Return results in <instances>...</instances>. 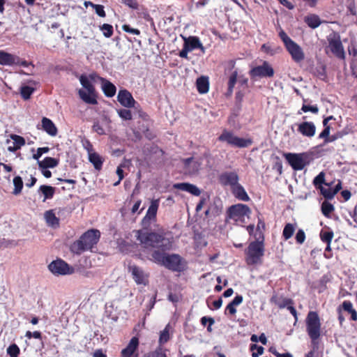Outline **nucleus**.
Segmentation results:
<instances>
[{
  "instance_id": "nucleus-1",
  "label": "nucleus",
  "mask_w": 357,
  "mask_h": 357,
  "mask_svg": "<svg viewBox=\"0 0 357 357\" xmlns=\"http://www.w3.org/2000/svg\"><path fill=\"white\" fill-rule=\"evenodd\" d=\"M137 239L144 248L152 247L158 248L161 252L169 251L172 248V241L164 235L155 232L147 233L138 230L136 231Z\"/></svg>"
},
{
  "instance_id": "nucleus-2",
  "label": "nucleus",
  "mask_w": 357,
  "mask_h": 357,
  "mask_svg": "<svg viewBox=\"0 0 357 357\" xmlns=\"http://www.w3.org/2000/svg\"><path fill=\"white\" fill-rule=\"evenodd\" d=\"M151 257L154 262L172 271L180 272L184 268L183 259L178 254L169 255L159 250H154Z\"/></svg>"
},
{
  "instance_id": "nucleus-3",
  "label": "nucleus",
  "mask_w": 357,
  "mask_h": 357,
  "mask_svg": "<svg viewBox=\"0 0 357 357\" xmlns=\"http://www.w3.org/2000/svg\"><path fill=\"white\" fill-rule=\"evenodd\" d=\"M100 232L98 229H91L84 233L79 240L75 241L70 245V250L76 255L92 249L99 241Z\"/></svg>"
},
{
  "instance_id": "nucleus-4",
  "label": "nucleus",
  "mask_w": 357,
  "mask_h": 357,
  "mask_svg": "<svg viewBox=\"0 0 357 357\" xmlns=\"http://www.w3.org/2000/svg\"><path fill=\"white\" fill-rule=\"evenodd\" d=\"M279 37L295 62L299 63L305 59V54L302 48L291 40L284 30L281 29L280 31Z\"/></svg>"
},
{
  "instance_id": "nucleus-5",
  "label": "nucleus",
  "mask_w": 357,
  "mask_h": 357,
  "mask_svg": "<svg viewBox=\"0 0 357 357\" xmlns=\"http://www.w3.org/2000/svg\"><path fill=\"white\" fill-rule=\"evenodd\" d=\"M306 331L312 342L318 340L321 335V323L318 313L310 311L305 319Z\"/></svg>"
},
{
  "instance_id": "nucleus-6",
  "label": "nucleus",
  "mask_w": 357,
  "mask_h": 357,
  "mask_svg": "<svg viewBox=\"0 0 357 357\" xmlns=\"http://www.w3.org/2000/svg\"><path fill=\"white\" fill-rule=\"evenodd\" d=\"M265 252V243L250 242L247 248V265H261Z\"/></svg>"
},
{
  "instance_id": "nucleus-7",
  "label": "nucleus",
  "mask_w": 357,
  "mask_h": 357,
  "mask_svg": "<svg viewBox=\"0 0 357 357\" xmlns=\"http://www.w3.org/2000/svg\"><path fill=\"white\" fill-rule=\"evenodd\" d=\"M284 158L295 171H300L311 162L312 158L308 153H287L284 154Z\"/></svg>"
},
{
  "instance_id": "nucleus-8",
  "label": "nucleus",
  "mask_w": 357,
  "mask_h": 357,
  "mask_svg": "<svg viewBox=\"0 0 357 357\" xmlns=\"http://www.w3.org/2000/svg\"><path fill=\"white\" fill-rule=\"evenodd\" d=\"M79 81L82 86L86 90V91L82 89L79 90V95L81 99L88 104H97L95 89L88 77L84 75H82L79 77Z\"/></svg>"
},
{
  "instance_id": "nucleus-9",
  "label": "nucleus",
  "mask_w": 357,
  "mask_h": 357,
  "mask_svg": "<svg viewBox=\"0 0 357 357\" xmlns=\"http://www.w3.org/2000/svg\"><path fill=\"white\" fill-rule=\"evenodd\" d=\"M328 48L331 53L339 59H345V52L341 41V38L337 32L333 31L327 36Z\"/></svg>"
},
{
  "instance_id": "nucleus-10",
  "label": "nucleus",
  "mask_w": 357,
  "mask_h": 357,
  "mask_svg": "<svg viewBox=\"0 0 357 357\" xmlns=\"http://www.w3.org/2000/svg\"><path fill=\"white\" fill-rule=\"evenodd\" d=\"M274 73V69L271 65L266 61H264L261 66H255L249 71L250 79L254 82L261 78L273 77Z\"/></svg>"
},
{
  "instance_id": "nucleus-11",
  "label": "nucleus",
  "mask_w": 357,
  "mask_h": 357,
  "mask_svg": "<svg viewBox=\"0 0 357 357\" xmlns=\"http://www.w3.org/2000/svg\"><path fill=\"white\" fill-rule=\"evenodd\" d=\"M266 229V224L264 221L258 217L257 227L254 225L247 226V231L250 236V242L257 243H264L265 237L264 231Z\"/></svg>"
},
{
  "instance_id": "nucleus-12",
  "label": "nucleus",
  "mask_w": 357,
  "mask_h": 357,
  "mask_svg": "<svg viewBox=\"0 0 357 357\" xmlns=\"http://www.w3.org/2000/svg\"><path fill=\"white\" fill-rule=\"evenodd\" d=\"M48 268L55 275H70L74 273V268L61 259L52 261Z\"/></svg>"
},
{
  "instance_id": "nucleus-13",
  "label": "nucleus",
  "mask_w": 357,
  "mask_h": 357,
  "mask_svg": "<svg viewBox=\"0 0 357 357\" xmlns=\"http://www.w3.org/2000/svg\"><path fill=\"white\" fill-rule=\"evenodd\" d=\"M227 218L233 220L237 225H241L244 222L245 215V205L238 204L231 206L227 210Z\"/></svg>"
},
{
  "instance_id": "nucleus-14",
  "label": "nucleus",
  "mask_w": 357,
  "mask_h": 357,
  "mask_svg": "<svg viewBox=\"0 0 357 357\" xmlns=\"http://www.w3.org/2000/svg\"><path fill=\"white\" fill-rule=\"evenodd\" d=\"M158 206V199L151 201L146 214L142 220V225L144 228L149 227L151 221L155 219Z\"/></svg>"
},
{
  "instance_id": "nucleus-15",
  "label": "nucleus",
  "mask_w": 357,
  "mask_h": 357,
  "mask_svg": "<svg viewBox=\"0 0 357 357\" xmlns=\"http://www.w3.org/2000/svg\"><path fill=\"white\" fill-rule=\"evenodd\" d=\"M222 142H227L228 144L236 147H245V139L234 136L229 132L224 131L218 137Z\"/></svg>"
},
{
  "instance_id": "nucleus-16",
  "label": "nucleus",
  "mask_w": 357,
  "mask_h": 357,
  "mask_svg": "<svg viewBox=\"0 0 357 357\" xmlns=\"http://www.w3.org/2000/svg\"><path fill=\"white\" fill-rule=\"evenodd\" d=\"M117 100L125 107H133L136 103L132 94L127 90H120L117 96Z\"/></svg>"
},
{
  "instance_id": "nucleus-17",
  "label": "nucleus",
  "mask_w": 357,
  "mask_h": 357,
  "mask_svg": "<svg viewBox=\"0 0 357 357\" xmlns=\"http://www.w3.org/2000/svg\"><path fill=\"white\" fill-rule=\"evenodd\" d=\"M297 131L303 136L310 138L315 135L316 126L312 121H303L298 124Z\"/></svg>"
},
{
  "instance_id": "nucleus-18",
  "label": "nucleus",
  "mask_w": 357,
  "mask_h": 357,
  "mask_svg": "<svg viewBox=\"0 0 357 357\" xmlns=\"http://www.w3.org/2000/svg\"><path fill=\"white\" fill-rule=\"evenodd\" d=\"M128 269L129 272H130L132 275L133 280L137 284H146L147 275L141 268L135 265H130L129 266Z\"/></svg>"
},
{
  "instance_id": "nucleus-19",
  "label": "nucleus",
  "mask_w": 357,
  "mask_h": 357,
  "mask_svg": "<svg viewBox=\"0 0 357 357\" xmlns=\"http://www.w3.org/2000/svg\"><path fill=\"white\" fill-rule=\"evenodd\" d=\"M10 137L13 141L7 139L6 142V144H8V151L15 152L25 144V139L24 137L15 134H11Z\"/></svg>"
},
{
  "instance_id": "nucleus-20",
  "label": "nucleus",
  "mask_w": 357,
  "mask_h": 357,
  "mask_svg": "<svg viewBox=\"0 0 357 357\" xmlns=\"http://www.w3.org/2000/svg\"><path fill=\"white\" fill-rule=\"evenodd\" d=\"M219 180L222 185L233 187L238 183V177L235 172H225L220 176Z\"/></svg>"
},
{
  "instance_id": "nucleus-21",
  "label": "nucleus",
  "mask_w": 357,
  "mask_h": 357,
  "mask_svg": "<svg viewBox=\"0 0 357 357\" xmlns=\"http://www.w3.org/2000/svg\"><path fill=\"white\" fill-rule=\"evenodd\" d=\"M174 188L188 192L195 196H199L201 190L196 185L189 183H179L174 185Z\"/></svg>"
},
{
  "instance_id": "nucleus-22",
  "label": "nucleus",
  "mask_w": 357,
  "mask_h": 357,
  "mask_svg": "<svg viewBox=\"0 0 357 357\" xmlns=\"http://www.w3.org/2000/svg\"><path fill=\"white\" fill-rule=\"evenodd\" d=\"M139 345V340L137 337H133L126 348L121 351V357H131L135 354Z\"/></svg>"
},
{
  "instance_id": "nucleus-23",
  "label": "nucleus",
  "mask_w": 357,
  "mask_h": 357,
  "mask_svg": "<svg viewBox=\"0 0 357 357\" xmlns=\"http://www.w3.org/2000/svg\"><path fill=\"white\" fill-rule=\"evenodd\" d=\"M20 63V57L0 51V64L11 66Z\"/></svg>"
},
{
  "instance_id": "nucleus-24",
  "label": "nucleus",
  "mask_w": 357,
  "mask_h": 357,
  "mask_svg": "<svg viewBox=\"0 0 357 357\" xmlns=\"http://www.w3.org/2000/svg\"><path fill=\"white\" fill-rule=\"evenodd\" d=\"M43 129L50 136H56L57 134V128L52 120L47 117L42 119Z\"/></svg>"
},
{
  "instance_id": "nucleus-25",
  "label": "nucleus",
  "mask_w": 357,
  "mask_h": 357,
  "mask_svg": "<svg viewBox=\"0 0 357 357\" xmlns=\"http://www.w3.org/2000/svg\"><path fill=\"white\" fill-rule=\"evenodd\" d=\"M339 306L343 312L350 314V319L351 321H357V311L354 308L353 304L350 301H344Z\"/></svg>"
},
{
  "instance_id": "nucleus-26",
  "label": "nucleus",
  "mask_w": 357,
  "mask_h": 357,
  "mask_svg": "<svg viewBox=\"0 0 357 357\" xmlns=\"http://www.w3.org/2000/svg\"><path fill=\"white\" fill-rule=\"evenodd\" d=\"M58 164L59 160L51 157H46L44 160L38 162L40 169L54 168L56 167Z\"/></svg>"
},
{
  "instance_id": "nucleus-27",
  "label": "nucleus",
  "mask_w": 357,
  "mask_h": 357,
  "mask_svg": "<svg viewBox=\"0 0 357 357\" xmlns=\"http://www.w3.org/2000/svg\"><path fill=\"white\" fill-rule=\"evenodd\" d=\"M198 91L200 93H206L209 89V82L207 77L202 76L196 81Z\"/></svg>"
},
{
  "instance_id": "nucleus-28",
  "label": "nucleus",
  "mask_w": 357,
  "mask_h": 357,
  "mask_svg": "<svg viewBox=\"0 0 357 357\" xmlns=\"http://www.w3.org/2000/svg\"><path fill=\"white\" fill-rule=\"evenodd\" d=\"M101 80L102 82V91L105 93V95L107 97H112L116 93V86L111 83L110 82L101 78Z\"/></svg>"
},
{
  "instance_id": "nucleus-29",
  "label": "nucleus",
  "mask_w": 357,
  "mask_h": 357,
  "mask_svg": "<svg viewBox=\"0 0 357 357\" xmlns=\"http://www.w3.org/2000/svg\"><path fill=\"white\" fill-rule=\"evenodd\" d=\"M45 219L47 224L52 227H56L59 225V219L56 217L53 211H47L45 213Z\"/></svg>"
},
{
  "instance_id": "nucleus-30",
  "label": "nucleus",
  "mask_w": 357,
  "mask_h": 357,
  "mask_svg": "<svg viewBox=\"0 0 357 357\" xmlns=\"http://www.w3.org/2000/svg\"><path fill=\"white\" fill-rule=\"evenodd\" d=\"M305 22L312 29L317 28L321 23L319 17L315 14H311L305 17Z\"/></svg>"
},
{
  "instance_id": "nucleus-31",
  "label": "nucleus",
  "mask_w": 357,
  "mask_h": 357,
  "mask_svg": "<svg viewBox=\"0 0 357 357\" xmlns=\"http://www.w3.org/2000/svg\"><path fill=\"white\" fill-rule=\"evenodd\" d=\"M89 162H91L94 168L97 170L102 169L103 160L99 154L97 153H91L89 154Z\"/></svg>"
},
{
  "instance_id": "nucleus-32",
  "label": "nucleus",
  "mask_w": 357,
  "mask_h": 357,
  "mask_svg": "<svg viewBox=\"0 0 357 357\" xmlns=\"http://www.w3.org/2000/svg\"><path fill=\"white\" fill-rule=\"evenodd\" d=\"M38 191L44 195L43 202H45L46 199L53 197L55 188L50 185H43L40 186Z\"/></svg>"
},
{
  "instance_id": "nucleus-33",
  "label": "nucleus",
  "mask_w": 357,
  "mask_h": 357,
  "mask_svg": "<svg viewBox=\"0 0 357 357\" xmlns=\"http://www.w3.org/2000/svg\"><path fill=\"white\" fill-rule=\"evenodd\" d=\"M272 303H274L275 305H277L279 308H284L287 307L289 304H294V301L291 298H278L276 296H274L271 299Z\"/></svg>"
},
{
  "instance_id": "nucleus-34",
  "label": "nucleus",
  "mask_w": 357,
  "mask_h": 357,
  "mask_svg": "<svg viewBox=\"0 0 357 357\" xmlns=\"http://www.w3.org/2000/svg\"><path fill=\"white\" fill-rule=\"evenodd\" d=\"M183 45H187L190 51H192L193 50L201 47V42L197 37L192 36L185 39Z\"/></svg>"
},
{
  "instance_id": "nucleus-35",
  "label": "nucleus",
  "mask_w": 357,
  "mask_h": 357,
  "mask_svg": "<svg viewBox=\"0 0 357 357\" xmlns=\"http://www.w3.org/2000/svg\"><path fill=\"white\" fill-rule=\"evenodd\" d=\"M347 133H348L347 132H345L344 130H342V131L336 132L335 134H334L333 135H330V134H328V137H319V138L324 139V145L328 143L333 142L340 138H342L343 136H344Z\"/></svg>"
},
{
  "instance_id": "nucleus-36",
  "label": "nucleus",
  "mask_w": 357,
  "mask_h": 357,
  "mask_svg": "<svg viewBox=\"0 0 357 357\" xmlns=\"http://www.w3.org/2000/svg\"><path fill=\"white\" fill-rule=\"evenodd\" d=\"M295 229L296 227L294 225L291 223L286 224L282 231V237L284 238V239L288 240L290 238H291L295 231Z\"/></svg>"
},
{
  "instance_id": "nucleus-37",
  "label": "nucleus",
  "mask_w": 357,
  "mask_h": 357,
  "mask_svg": "<svg viewBox=\"0 0 357 357\" xmlns=\"http://www.w3.org/2000/svg\"><path fill=\"white\" fill-rule=\"evenodd\" d=\"M232 190L236 197L241 200L245 201V191L243 186L236 183L232 187Z\"/></svg>"
},
{
  "instance_id": "nucleus-38",
  "label": "nucleus",
  "mask_w": 357,
  "mask_h": 357,
  "mask_svg": "<svg viewBox=\"0 0 357 357\" xmlns=\"http://www.w3.org/2000/svg\"><path fill=\"white\" fill-rule=\"evenodd\" d=\"M334 233L332 230H324L322 229L320 232V238L326 244H331L333 238Z\"/></svg>"
},
{
  "instance_id": "nucleus-39",
  "label": "nucleus",
  "mask_w": 357,
  "mask_h": 357,
  "mask_svg": "<svg viewBox=\"0 0 357 357\" xmlns=\"http://www.w3.org/2000/svg\"><path fill=\"white\" fill-rule=\"evenodd\" d=\"M335 210L332 204L327 201H324L321 204V212L326 218H330L331 213Z\"/></svg>"
},
{
  "instance_id": "nucleus-40",
  "label": "nucleus",
  "mask_w": 357,
  "mask_h": 357,
  "mask_svg": "<svg viewBox=\"0 0 357 357\" xmlns=\"http://www.w3.org/2000/svg\"><path fill=\"white\" fill-rule=\"evenodd\" d=\"M13 185L15 186L13 194L18 195L21 192L23 188V181L20 176H17L13 178Z\"/></svg>"
},
{
  "instance_id": "nucleus-41",
  "label": "nucleus",
  "mask_w": 357,
  "mask_h": 357,
  "mask_svg": "<svg viewBox=\"0 0 357 357\" xmlns=\"http://www.w3.org/2000/svg\"><path fill=\"white\" fill-rule=\"evenodd\" d=\"M34 89L29 86H23L20 89L21 96L24 100L29 99Z\"/></svg>"
},
{
  "instance_id": "nucleus-42",
  "label": "nucleus",
  "mask_w": 357,
  "mask_h": 357,
  "mask_svg": "<svg viewBox=\"0 0 357 357\" xmlns=\"http://www.w3.org/2000/svg\"><path fill=\"white\" fill-rule=\"evenodd\" d=\"M314 185L319 189V187L322 186V184L329 185L325 182V174L321 172H320L313 180Z\"/></svg>"
},
{
  "instance_id": "nucleus-43",
  "label": "nucleus",
  "mask_w": 357,
  "mask_h": 357,
  "mask_svg": "<svg viewBox=\"0 0 357 357\" xmlns=\"http://www.w3.org/2000/svg\"><path fill=\"white\" fill-rule=\"evenodd\" d=\"M237 79V72L234 71L232 74L231 75L229 82H228V91H227V96H230L232 93L233 88L234 87V85L236 82Z\"/></svg>"
},
{
  "instance_id": "nucleus-44",
  "label": "nucleus",
  "mask_w": 357,
  "mask_h": 357,
  "mask_svg": "<svg viewBox=\"0 0 357 357\" xmlns=\"http://www.w3.org/2000/svg\"><path fill=\"white\" fill-rule=\"evenodd\" d=\"M87 3H90V6H92L96 11V13L102 17H105V12L104 10V6L99 4H94L91 1H85L84 4L86 5Z\"/></svg>"
},
{
  "instance_id": "nucleus-45",
  "label": "nucleus",
  "mask_w": 357,
  "mask_h": 357,
  "mask_svg": "<svg viewBox=\"0 0 357 357\" xmlns=\"http://www.w3.org/2000/svg\"><path fill=\"white\" fill-rule=\"evenodd\" d=\"M92 130L100 135H103L106 133L104 126L100 123V121L98 120L93 121Z\"/></svg>"
},
{
  "instance_id": "nucleus-46",
  "label": "nucleus",
  "mask_w": 357,
  "mask_h": 357,
  "mask_svg": "<svg viewBox=\"0 0 357 357\" xmlns=\"http://www.w3.org/2000/svg\"><path fill=\"white\" fill-rule=\"evenodd\" d=\"M169 340V325H167L165 329L160 332V337H159V344H163L166 343Z\"/></svg>"
},
{
  "instance_id": "nucleus-47",
  "label": "nucleus",
  "mask_w": 357,
  "mask_h": 357,
  "mask_svg": "<svg viewBox=\"0 0 357 357\" xmlns=\"http://www.w3.org/2000/svg\"><path fill=\"white\" fill-rule=\"evenodd\" d=\"M100 29L106 38H109L113 34V26L109 24H103Z\"/></svg>"
},
{
  "instance_id": "nucleus-48",
  "label": "nucleus",
  "mask_w": 357,
  "mask_h": 357,
  "mask_svg": "<svg viewBox=\"0 0 357 357\" xmlns=\"http://www.w3.org/2000/svg\"><path fill=\"white\" fill-rule=\"evenodd\" d=\"M320 190L321 194L326 198V199H331L335 195L333 194V189L331 188H325L323 186L319 187Z\"/></svg>"
},
{
  "instance_id": "nucleus-49",
  "label": "nucleus",
  "mask_w": 357,
  "mask_h": 357,
  "mask_svg": "<svg viewBox=\"0 0 357 357\" xmlns=\"http://www.w3.org/2000/svg\"><path fill=\"white\" fill-rule=\"evenodd\" d=\"M303 101H304V102H305L306 100H304ZM301 110L303 112H310L316 114L319 112V107H317V105H306V104L303 103Z\"/></svg>"
},
{
  "instance_id": "nucleus-50",
  "label": "nucleus",
  "mask_w": 357,
  "mask_h": 357,
  "mask_svg": "<svg viewBox=\"0 0 357 357\" xmlns=\"http://www.w3.org/2000/svg\"><path fill=\"white\" fill-rule=\"evenodd\" d=\"M144 357H167L162 347H159L154 351L144 354Z\"/></svg>"
},
{
  "instance_id": "nucleus-51",
  "label": "nucleus",
  "mask_w": 357,
  "mask_h": 357,
  "mask_svg": "<svg viewBox=\"0 0 357 357\" xmlns=\"http://www.w3.org/2000/svg\"><path fill=\"white\" fill-rule=\"evenodd\" d=\"M264 347L261 346H259L256 344H252L250 345V351H252V357H258L259 355H261L264 352Z\"/></svg>"
},
{
  "instance_id": "nucleus-52",
  "label": "nucleus",
  "mask_w": 357,
  "mask_h": 357,
  "mask_svg": "<svg viewBox=\"0 0 357 357\" xmlns=\"http://www.w3.org/2000/svg\"><path fill=\"white\" fill-rule=\"evenodd\" d=\"M328 120L325 118L323 120V126H324V130L321 131V132L319 135V137H328V134H330L331 132V126L328 124Z\"/></svg>"
},
{
  "instance_id": "nucleus-53",
  "label": "nucleus",
  "mask_w": 357,
  "mask_h": 357,
  "mask_svg": "<svg viewBox=\"0 0 357 357\" xmlns=\"http://www.w3.org/2000/svg\"><path fill=\"white\" fill-rule=\"evenodd\" d=\"M7 353L10 357H17L20 354V349L17 344H13L8 347Z\"/></svg>"
},
{
  "instance_id": "nucleus-54",
  "label": "nucleus",
  "mask_w": 357,
  "mask_h": 357,
  "mask_svg": "<svg viewBox=\"0 0 357 357\" xmlns=\"http://www.w3.org/2000/svg\"><path fill=\"white\" fill-rule=\"evenodd\" d=\"M119 116L124 120H131L132 114L129 109H121L117 111Z\"/></svg>"
},
{
  "instance_id": "nucleus-55",
  "label": "nucleus",
  "mask_w": 357,
  "mask_h": 357,
  "mask_svg": "<svg viewBox=\"0 0 357 357\" xmlns=\"http://www.w3.org/2000/svg\"><path fill=\"white\" fill-rule=\"evenodd\" d=\"M49 151H50L49 147L38 148L36 153L33 155L32 158L38 162V161H40L39 158L42 156V155L44 153H48Z\"/></svg>"
},
{
  "instance_id": "nucleus-56",
  "label": "nucleus",
  "mask_w": 357,
  "mask_h": 357,
  "mask_svg": "<svg viewBox=\"0 0 357 357\" xmlns=\"http://www.w3.org/2000/svg\"><path fill=\"white\" fill-rule=\"evenodd\" d=\"M305 234L304 231L301 229H298L296 234V241L298 244H303L305 240Z\"/></svg>"
},
{
  "instance_id": "nucleus-57",
  "label": "nucleus",
  "mask_w": 357,
  "mask_h": 357,
  "mask_svg": "<svg viewBox=\"0 0 357 357\" xmlns=\"http://www.w3.org/2000/svg\"><path fill=\"white\" fill-rule=\"evenodd\" d=\"M122 29L124 31L132 34L139 35L140 33V31L138 29L132 28L127 24L123 25Z\"/></svg>"
},
{
  "instance_id": "nucleus-58",
  "label": "nucleus",
  "mask_w": 357,
  "mask_h": 357,
  "mask_svg": "<svg viewBox=\"0 0 357 357\" xmlns=\"http://www.w3.org/2000/svg\"><path fill=\"white\" fill-rule=\"evenodd\" d=\"M200 166H201V162H199V161H193L192 165H191V167L189 169V172H191V173H195V172H197L199 169H200Z\"/></svg>"
},
{
  "instance_id": "nucleus-59",
  "label": "nucleus",
  "mask_w": 357,
  "mask_h": 357,
  "mask_svg": "<svg viewBox=\"0 0 357 357\" xmlns=\"http://www.w3.org/2000/svg\"><path fill=\"white\" fill-rule=\"evenodd\" d=\"M25 336L29 339L31 337H34L36 339H41V333L39 331H34L33 333L31 331H27Z\"/></svg>"
},
{
  "instance_id": "nucleus-60",
  "label": "nucleus",
  "mask_w": 357,
  "mask_h": 357,
  "mask_svg": "<svg viewBox=\"0 0 357 357\" xmlns=\"http://www.w3.org/2000/svg\"><path fill=\"white\" fill-rule=\"evenodd\" d=\"M243 94L241 93V92H238V93H236V107L238 109H240L241 108V103L243 102Z\"/></svg>"
},
{
  "instance_id": "nucleus-61",
  "label": "nucleus",
  "mask_w": 357,
  "mask_h": 357,
  "mask_svg": "<svg viewBox=\"0 0 357 357\" xmlns=\"http://www.w3.org/2000/svg\"><path fill=\"white\" fill-rule=\"evenodd\" d=\"M342 312L343 311L342 310V309L340 308V306H338L337 307V319H338V321H339V323H340V325L342 326L343 323L345 321V318L343 316L342 314Z\"/></svg>"
},
{
  "instance_id": "nucleus-62",
  "label": "nucleus",
  "mask_w": 357,
  "mask_h": 357,
  "mask_svg": "<svg viewBox=\"0 0 357 357\" xmlns=\"http://www.w3.org/2000/svg\"><path fill=\"white\" fill-rule=\"evenodd\" d=\"M287 308L289 311V312L294 316L295 321H296L298 320V313L296 308L294 307V304H289V305H288Z\"/></svg>"
},
{
  "instance_id": "nucleus-63",
  "label": "nucleus",
  "mask_w": 357,
  "mask_h": 357,
  "mask_svg": "<svg viewBox=\"0 0 357 357\" xmlns=\"http://www.w3.org/2000/svg\"><path fill=\"white\" fill-rule=\"evenodd\" d=\"M201 323L203 326H206L207 323L210 324V325H213L215 323L213 318L203 317L201 319Z\"/></svg>"
},
{
  "instance_id": "nucleus-64",
  "label": "nucleus",
  "mask_w": 357,
  "mask_h": 357,
  "mask_svg": "<svg viewBox=\"0 0 357 357\" xmlns=\"http://www.w3.org/2000/svg\"><path fill=\"white\" fill-rule=\"evenodd\" d=\"M121 2L132 8H137V3L135 0H121Z\"/></svg>"
}]
</instances>
